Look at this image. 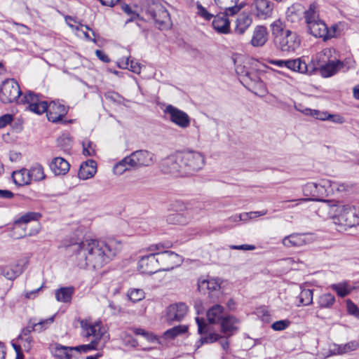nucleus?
Returning a JSON list of instances; mask_svg holds the SVG:
<instances>
[{"mask_svg": "<svg viewBox=\"0 0 359 359\" xmlns=\"http://www.w3.org/2000/svg\"><path fill=\"white\" fill-rule=\"evenodd\" d=\"M72 261L80 269H99L121 250L122 243L115 238L107 241L86 240L70 245Z\"/></svg>", "mask_w": 359, "mask_h": 359, "instance_id": "1", "label": "nucleus"}, {"mask_svg": "<svg viewBox=\"0 0 359 359\" xmlns=\"http://www.w3.org/2000/svg\"><path fill=\"white\" fill-rule=\"evenodd\" d=\"M334 222L345 227H353L359 224V210L351 203L332 205Z\"/></svg>", "mask_w": 359, "mask_h": 359, "instance_id": "2", "label": "nucleus"}, {"mask_svg": "<svg viewBox=\"0 0 359 359\" xmlns=\"http://www.w3.org/2000/svg\"><path fill=\"white\" fill-rule=\"evenodd\" d=\"M304 18L308 32L316 38H323L327 33V25L319 18L316 4H311L309 9L304 11Z\"/></svg>", "mask_w": 359, "mask_h": 359, "instance_id": "3", "label": "nucleus"}, {"mask_svg": "<svg viewBox=\"0 0 359 359\" xmlns=\"http://www.w3.org/2000/svg\"><path fill=\"white\" fill-rule=\"evenodd\" d=\"M181 161L182 164V175H191L194 172L200 170L205 164L204 156L198 151H185L180 152Z\"/></svg>", "mask_w": 359, "mask_h": 359, "instance_id": "4", "label": "nucleus"}, {"mask_svg": "<svg viewBox=\"0 0 359 359\" xmlns=\"http://www.w3.org/2000/svg\"><path fill=\"white\" fill-rule=\"evenodd\" d=\"M274 42L276 47L282 52L291 53L299 48L301 39L297 32L287 29L281 36H277Z\"/></svg>", "mask_w": 359, "mask_h": 359, "instance_id": "5", "label": "nucleus"}, {"mask_svg": "<svg viewBox=\"0 0 359 359\" xmlns=\"http://www.w3.org/2000/svg\"><path fill=\"white\" fill-rule=\"evenodd\" d=\"M80 326L82 336L93 337L92 341H96V343L99 344L101 339L107 340L109 337L106 329L102 326L101 322L93 323L89 320H82L80 321Z\"/></svg>", "mask_w": 359, "mask_h": 359, "instance_id": "6", "label": "nucleus"}, {"mask_svg": "<svg viewBox=\"0 0 359 359\" xmlns=\"http://www.w3.org/2000/svg\"><path fill=\"white\" fill-rule=\"evenodd\" d=\"M20 95V86L15 79H7L2 83L0 88V100L3 103L17 101Z\"/></svg>", "mask_w": 359, "mask_h": 359, "instance_id": "7", "label": "nucleus"}, {"mask_svg": "<svg viewBox=\"0 0 359 359\" xmlns=\"http://www.w3.org/2000/svg\"><path fill=\"white\" fill-rule=\"evenodd\" d=\"M128 156L133 168L149 167L156 161L155 154L145 149H140L133 151Z\"/></svg>", "mask_w": 359, "mask_h": 359, "instance_id": "8", "label": "nucleus"}, {"mask_svg": "<svg viewBox=\"0 0 359 359\" xmlns=\"http://www.w3.org/2000/svg\"><path fill=\"white\" fill-rule=\"evenodd\" d=\"M156 255L160 271L171 270L182 262V257L172 251L156 252Z\"/></svg>", "mask_w": 359, "mask_h": 359, "instance_id": "9", "label": "nucleus"}, {"mask_svg": "<svg viewBox=\"0 0 359 359\" xmlns=\"http://www.w3.org/2000/svg\"><path fill=\"white\" fill-rule=\"evenodd\" d=\"M164 112L169 115L170 121L181 128H187L190 126L191 118L184 111L168 104Z\"/></svg>", "mask_w": 359, "mask_h": 359, "instance_id": "10", "label": "nucleus"}, {"mask_svg": "<svg viewBox=\"0 0 359 359\" xmlns=\"http://www.w3.org/2000/svg\"><path fill=\"white\" fill-rule=\"evenodd\" d=\"M41 215L36 212H28L19 217L14 222L13 237L15 239H19L25 237L27 235L32 236L38 233L39 231H32L28 234H27L25 229H23V233L17 234L16 231L18 228H21L22 224H27L32 221H37L41 218Z\"/></svg>", "mask_w": 359, "mask_h": 359, "instance_id": "11", "label": "nucleus"}, {"mask_svg": "<svg viewBox=\"0 0 359 359\" xmlns=\"http://www.w3.org/2000/svg\"><path fill=\"white\" fill-rule=\"evenodd\" d=\"M20 102L27 104V108L36 114H41L47 109V102L41 100L39 95L32 92L25 93Z\"/></svg>", "mask_w": 359, "mask_h": 359, "instance_id": "12", "label": "nucleus"}, {"mask_svg": "<svg viewBox=\"0 0 359 359\" xmlns=\"http://www.w3.org/2000/svg\"><path fill=\"white\" fill-rule=\"evenodd\" d=\"M314 238L311 233H294L285 236L282 244L286 248H299L312 243Z\"/></svg>", "mask_w": 359, "mask_h": 359, "instance_id": "13", "label": "nucleus"}, {"mask_svg": "<svg viewBox=\"0 0 359 359\" xmlns=\"http://www.w3.org/2000/svg\"><path fill=\"white\" fill-rule=\"evenodd\" d=\"M251 11L259 20H266L272 15L273 4L269 0H255L251 5Z\"/></svg>", "mask_w": 359, "mask_h": 359, "instance_id": "14", "label": "nucleus"}, {"mask_svg": "<svg viewBox=\"0 0 359 359\" xmlns=\"http://www.w3.org/2000/svg\"><path fill=\"white\" fill-rule=\"evenodd\" d=\"M179 158H181L180 153L164 159L161 163L162 170L165 173H170L175 176H185V175H182V164Z\"/></svg>", "mask_w": 359, "mask_h": 359, "instance_id": "15", "label": "nucleus"}, {"mask_svg": "<svg viewBox=\"0 0 359 359\" xmlns=\"http://www.w3.org/2000/svg\"><path fill=\"white\" fill-rule=\"evenodd\" d=\"M138 268L142 273L147 274L160 271L156 252L143 256L138 262Z\"/></svg>", "mask_w": 359, "mask_h": 359, "instance_id": "16", "label": "nucleus"}, {"mask_svg": "<svg viewBox=\"0 0 359 359\" xmlns=\"http://www.w3.org/2000/svg\"><path fill=\"white\" fill-rule=\"evenodd\" d=\"M188 311L187 306L182 302L170 304L166 309L165 318L168 322H180Z\"/></svg>", "mask_w": 359, "mask_h": 359, "instance_id": "17", "label": "nucleus"}, {"mask_svg": "<svg viewBox=\"0 0 359 359\" xmlns=\"http://www.w3.org/2000/svg\"><path fill=\"white\" fill-rule=\"evenodd\" d=\"M68 109L64 105L59 102H51L49 104H47L46 116L49 121L53 123H57L62 120V118L67 114Z\"/></svg>", "mask_w": 359, "mask_h": 359, "instance_id": "18", "label": "nucleus"}, {"mask_svg": "<svg viewBox=\"0 0 359 359\" xmlns=\"http://www.w3.org/2000/svg\"><path fill=\"white\" fill-rule=\"evenodd\" d=\"M149 12L160 29L170 27V14L163 6H157L155 9L150 10Z\"/></svg>", "mask_w": 359, "mask_h": 359, "instance_id": "19", "label": "nucleus"}, {"mask_svg": "<svg viewBox=\"0 0 359 359\" xmlns=\"http://www.w3.org/2000/svg\"><path fill=\"white\" fill-rule=\"evenodd\" d=\"M198 288L201 292L207 293L210 299H215L218 297L215 293L219 292L220 282L215 278L199 280Z\"/></svg>", "mask_w": 359, "mask_h": 359, "instance_id": "20", "label": "nucleus"}, {"mask_svg": "<svg viewBox=\"0 0 359 359\" xmlns=\"http://www.w3.org/2000/svg\"><path fill=\"white\" fill-rule=\"evenodd\" d=\"M318 65L320 74L325 78L334 75L344 67V62L339 60L319 63Z\"/></svg>", "mask_w": 359, "mask_h": 359, "instance_id": "21", "label": "nucleus"}, {"mask_svg": "<svg viewBox=\"0 0 359 359\" xmlns=\"http://www.w3.org/2000/svg\"><path fill=\"white\" fill-rule=\"evenodd\" d=\"M27 264V259L20 260L13 266L3 267L1 269V275L8 280H14L22 273Z\"/></svg>", "mask_w": 359, "mask_h": 359, "instance_id": "22", "label": "nucleus"}, {"mask_svg": "<svg viewBox=\"0 0 359 359\" xmlns=\"http://www.w3.org/2000/svg\"><path fill=\"white\" fill-rule=\"evenodd\" d=\"M316 198L313 200L323 201L322 198L330 195V180H320L319 182L316 183ZM312 200V198H300L297 201L299 202H306Z\"/></svg>", "mask_w": 359, "mask_h": 359, "instance_id": "23", "label": "nucleus"}, {"mask_svg": "<svg viewBox=\"0 0 359 359\" xmlns=\"http://www.w3.org/2000/svg\"><path fill=\"white\" fill-rule=\"evenodd\" d=\"M49 350L51 354L57 359H72V352L74 351V347L54 343L50 344Z\"/></svg>", "mask_w": 359, "mask_h": 359, "instance_id": "24", "label": "nucleus"}, {"mask_svg": "<svg viewBox=\"0 0 359 359\" xmlns=\"http://www.w3.org/2000/svg\"><path fill=\"white\" fill-rule=\"evenodd\" d=\"M268 36L266 27L263 25H258L254 29L250 43L254 47L263 46L268 40Z\"/></svg>", "mask_w": 359, "mask_h": 359, "instance_id": "25", "label": "nucleus"}, {"mask_svg": "<svg viewBox=\"0 0 359 359\" xmlns=\"http://www.w3.org/2000/svg\"><path fill=\"white\" fill-rule=\"evenodd\" d=\"M50 169L55 175H65L69 170L70 165L62 157H55L49 164Z\"/></svg>", "mask_w": 359, "mask_h": 359, "instance_id": "26", "label": "nucleus"}, {"mask_svg": "<svg viewBox=\"0 0 359 359\" xmlns=\"http://www.w3.org/2000/svg\"><path fill=\"white\" fill-rule=\"evenodd\" d=\"M212 25L219 34H228L230 32V22L226 15L219 13L214 16Z\"/></svg>", "mask_w": 359, "mask_h": 359, "instance_id": "27", "label": "nucleus"}, {"mask_svg": "<svg viewBox=\"0 0 359 359\" xmlns=\"http://www.w3.org/2000/svg\"><path fill=\"white\" fill-rule=\"evenodd\" d=\"M96 172V162L94 160H88L81 165L78 176L80 179L85 180L93 177Z\"/></svg>", "mask_w": 359, "mask_h": 359, "instance_id": "28", "label": "nucleus"}, {"mask_svg": "<svg viewBox=\"0 0 359 359\" xmlns=\"http://www.w3.org/2000/svg\"><path fill=\"white\" fill-rule=\"evenodd\" d=\"M207 319L210 324L220 323L226 316L224 309L219 304H215L207 311Z\"/></svg>", "mask_w": 359, "mask_h": 359, "instance_id": "29", "label": "nucleus"}, {"mask_svg": "<svg viewBox=\"0 0 359 359\" xmlns=\"http://www.w3.org/2000/svg\"><path fill=\"white\" fill-rule=\"evenodd\" d=\"M238 320L231 315H226L219 323L223 333L228 336L233 334V332L237 330L236 325L238 323Z\"/></svg>", "mask_w": 359, "mask_h": 359, "instance_id": "30", "label": "nucleus"}, {"mask_svg": "<svg viewBox=\"0 0 359 359\" xmlns=\"http://www.w3.org/2000/svg\"><path fill=\"white\" fill-rule=\"evenodd\" d=\"M12 177L15 184L19 186L29 184L32 181L29 170L25 168L14 171L12 174Z\"/></svg>", "mask_w": 359, "mask_h": 359, "instance_id": "31", "label": "nucleus"}, {"mask_svg": "<svg viewBox=\"0 0 359 359\" xmlns=\"http://www.w3.org/2000/svg\"><path fill=\"white\" fill-rule=\"evenodd\" d=\"M74 288L73 287H62L55 291V296L57 301L63 303L71 302Z\"/></svg>", "mask_w": 359, "mask_h": 359, "instance_id": "32", "label": "nucleus"}, {"mask_svg": "<svg viewBox=\"0 0 359 359\" xmlns=\"http://www.w3.org/2000/svg\"><path fill=\"white\" fill-rule=\"evenodd\" d=\"M118 66L122 69H128L135 74H140L142 68L139 62L130 60L128 57L121 58L118 62Z\"/></svg>", "mask_w": 359, "mask_h": 359, "instance_id": "33", "label": "nucleus"}, {"mask_svg": "<svg viewBox=\"0 0 359 359\" xmlns=\"http://www.w3.org/2000/svg\"><path fill=\"white\" fill-rule=\"evenodd\" d=\"M252 20L247 13L241 14L236 22L235 30L238 34H243L252 24Z\"/></svg>", "mask_w": 359, "mask_h": 359, "instance_id": "34", "label": "nucleus"}, {"mask_svg": "<svg viewBox=\"0 0 359 359\" xmlns=\"http://www.w3.org/2000/svg\"><path fill=\"white\" fill-rule=\"evenodd\" d=\"M191 219L189 212H175L168 216L167 222L172 224L183 225L187 224Z\"/></svg>", "mask_w": 359, "mask_h": 359, "instance_id": "35", "label": "nucleus"}, {"mask_svg": "<svg viewBox=\"0 0 359 359\" xmlns=\"http://www.w3.org/2000/svg\"><path fill=\"white\" fill-rule=\"evenodd\" d=\"M285 67L299 73H304L307 71V66L306 62L302 61V60L299 58L294 60H286Z\"/></svg>", "mask_w": 359, "mask_h": 359, "instance_id": "36", "label": "nucleus"}, {"mask_svg": "<svg viewBox=\"0 0 359 359\" xmlns=\"http://www.w3.org/2000/svg\"><path fill=\"white\" fill-rule=\"evenodd\" d=\"M55 316H51L46 319H41L37 320L36 318H32L33 325L35 329V332L40 333L47 330L50 325L54 322Z\"/></svg>", "mask_w": 359, "mask_h": 359, "instance_id": "37", "label": "nucleus"}, {"mask_svg": "<svg viewBox=\"0 0 359 359\" xmlns=\"http://www.w3.org/2000/svg\"><path fill=\"white\" fill-rule=\"evenodd\" d=\"M31 180L41 181L46 178L43 167L39 164L36 163L31 167L29 170Z\"/></svg>", "mask_w": 359, "mask_h": 359, "instance_id": "38", "label": "nucleus"}, {"mask_svg": "<svg viewBox=\"0 0 359 359\" xmlns=\"http://www.w3.org/2000/svg\"><path fill=\"white\" fill-rule=\"evenodd\" d=\"M335 301V297L333 294L325 293L318 297L317 302L321 309H331Z\"/></svg>", "mask_w": 359, "mask_h": 359, "instance_id": "39", "label": "nucleus"}, {"mask_svg": "<svg viewBox=\"0 0 359 359\" xmlns=\"http://www.w3.org/2000/svg\"><path fill=\"white\" fill-rule=\"evenodd\" d=\"M130 158L128 156H126L124 158H123L121 161L118 162L114 166V172L116 175H122L125 171L129 170L131 168H133L132 164L130 162Z\"/></svg>", "mask_w": 359, "mask_h": 359, "instance_id": "40", "label": "nucleus"}, {"mask_svg": "<svg viewBox=\"0 0 359 359\" xmlns=\"http://www.w3.org/2000/svg\"><path fill=\"white\" fill-rule=\"evenodd\" d=\"M330 288L341 297L347 296L351 292V287L345 282L332 284L330 285Z\"/></svg>", "mask_w": 359, "mask_h": 359, "instance_id": "41", "label": "nucleus"}, {"mask_svg": "<svg viewBox=\"0 0 359 359\" xmlns=\"http://www.w3.org/2000/svg\"><path fill=\"white\" fill-rule=\"evenodd\" d=\"M299 304L300 306H308L313 303V290L310 289H304L299 294Z\"/></svg>", "mask_w": 359, "mask_h": 359, "instance_id": "42", "label": "nucleus"}, {"mask_svg": "<svg viewBox=\"0 0 359 359\" xmlns=\"http://www.w3.org/2000/svg\"><path fill=\"white\" fill-rule=\"evenodd\" d=\"M188 327L187 325H177L166 330L164 332V337L166 339H174L180 334L187 332Z\"/></svg>", "mask_w": 359, "mask_h": 359, "instance_id": "43", "label": "nucleus"}, {"mask_svg": "<svg viewBox=\"0 0 359 359\" xmlns=\"http://www.w3.org/2000/svg\"><path fill=\"white\" fill-rule=\"evenodd\" d=\"M266 212H267L266 210L250 212L249 213L245 212V213L241 214L239 215H235V216L229 218V219L232 220L233 222L246 220L248 218L251 219V218L257 217L259 216L265 215L266 214Z\"/></svg>", "mask_w": 359, "mask_h": 359, "instance_id": "44", "label": "nucleus"}, {"mask_svg": "<svg viewBox=\"0 0 359 359\" xmlns=\"http://www.w3.org/2000/svg\"><path fill=\"white\" fill-rule=\"evenodd\" d=\"M350 186L346 183L330 180V194L348 191Z\"/></svg>", "mask_w": 359, "mask_h": 359, "instance_id": "45", "label": "nucleus"}, {"mask_svg": "<svg viewBox=\"0 0 359 359\" xmlns=\"http://www.w3.org/2000/svg\"><path fill=\"white\" fill-rule=\"evenodd\" d=\"M127 296L133 302H140L145 297L143 290L136 288L129 290L127 292Z\"/></svg>", "mask_w": 359, "mask_h": 359, "instance_id": "46", "label": "nucleus"}, {"mask_svg": "<svg viewBox=\"0 0 359 359\" xmlns=\"http://www.w3.org/2000/svg\"><path fill=\"white\" fill-rule=\"evenodd\" d=\"M334 52V50L333 49L327 48L318 53L317 60L318 61V64L332 61V60H331L330 57Z\"/></svg>", "mask_w": 359, "mask_h": 359, "instance_id": "47", "label": "nucleus"}, {"mask_svg": "<svg viewBox=\"0 0 359 359\" xmlns=\"http://www.w3.org/2000/svg\"><path fill=\"white\" fill-rule=\"evenodd\" d=\"M272 34L274 36V39H276L277 36H281L284 34V24L280 20L274 21L271 25Z\"/></svg>", "mask_w": 359, "mask_h": 359, "instance_id": "48", "label": "nucleus"}, {"mask_svg": "<svg viewBox=\"0 0 359 359\" xmlns=\"http://www.w3.org/2000/svg\"><path fill=\"white\" fill-rule=\"evenodd\" d=\"M83 154L85 156H93L95 154V145L90 140H84L82 142Z\"/></svg>", "mask_w": 359, "mask_h": 359, "instance_id": "49", "label": "nucleus"}, {"mask_svg": "<svg viewBox=\"0 0 359 359\" xmlns=\"http://www.w3.org/2000/svg\"><path fill=\"white\" fill-rule=\"evenodd\" d=\"M196 9H197V15L201 18L206 20H210L214 16L212 14L209 13L205 7H203L199 1H197L196 4Z\"/></svg>", "mask_w": 359, "mask_h": 359, "instance_id": "50", "label": "nucleus"}, {"mask_svg": "<svg viewBox=\"0 0 359 359\" xmlns=\"http://www.w3.org/2000/svg\"><path fill=\"white\" fill-rule=\"evenodd\" d=\"M316 182H308L302 187V191L305 196H311L316 198Z\"/></svg>", "mask_w": 359, "mask_h": 359, "instance_id": "51", "label": "nucleus"}, {"mask_svg": "<svg viewBox=\"0 0 359 359\" xmlns=\"http://www.w3.org/2000/svg\"><path fill=\"white\" fill-rule=\"evenodd\" d=\"M98 343H96V341H91V342L88 344L81 345L78 346L74 347V350L86 353L90 350H95L97 348Z\"/></svg>", "mask_w": 359, "mask_h": 359, "instance_id": "52", "label": "nucleus"}, {"mask_svg": "<svg viewBox=\"0 0 359 359\" xmlns=\"http://www.w3.org/2000/svg\"><path fill=\"white\" fill-rule=\"evenodd\" d=\"M18 340H20L23 344V346L26 351H29L32 348V343L33 342V338L31 335H23L20 334Z\"/></svg>", "mask_w": 359, "mask_h": 359, "instance_id": "53", "label": "nucleus"}, {"mask_svg": "<svg viewBox=\"0 0 359 359\" xmlns=\"http://www.w3.org/2000/svg\"><path fill=\"white\" fill-rule=\"evenodd\" d=\"M346 303L348 313L359 319L358 307L350 299H347Z\"/></svg>", "mask_w": 359, "mask_h": 359, "instance_id": "54", "label": "nucleus"}, {"mask_svg": "<svg viewBox=\"0 0 359 359\" xmlns=\"http://www.w3.org/2000/svg\"><path fill=\"white\" fill-rule=\"evenodd\" d=\"M290 322L288 320H281L274 322L271 325V328L276 331H282L289 327Z\"/></svg>", "mask_w": 359, "mask_h": 359, "instance_id": "55", "label": "nucleus"}, {"mask_svg": "<svg viewBox=\"0 0 359 359\" xmlns=\"http://www.w3.org/2000/svg\"><path fill=\"white\" fill-rule=\"evenodd\" d=\"M311 116L321 121L328 120L332 118V116L329 114L327 111H321L317 109H312Z\"/></svg>", "mask_w": 359, "mask_h": 359, "instance_id": "56", "label": "nucleus"}, {"mask_svg": "<svg viewBox=\"0 0 359 359\" xmlns=\"http://www.w3.org/2000/svg\"><path fill=\"white\" fill-rule=\"evenodd\" d=\"M134 333L137 335H142L149 341H154L156 340V337L151 332H148L142 328H135Z\"/></svg>", "mask_w": 359, "mask_h": 359, "instance_id": "57", "label": "nucleus"}, {"mask_svg": "<svg viewBox=\"0 0 359 359\" xmlns=\"http://www.w3.org/2000/svg\"><path fill=\"white\" fill-rule=\"evenodd\" d=\"M122 10L128 15H130V18L126 20V23L131 22L139 17V15L134 12L130 6L128 4H123L121 6Z\"/></svg>", "mask_w": 359, "mask_h": 359, "instance_id": "58", "label": "nucleus"}, {"mask_svg": "<svg viewBox=\"0 0 359 359\" xmlns=\"http://www.w3.org/2000/svg\"><path fill=\"white\" fill-rule=\"evenodd\" d=\"M337 30L338 27L336 25H332L330 28H328L326 26L327 33L323 36V41H327V39L336 37L337 35Z\"/></svg>", "mask_w": 359, "mask_h": 359, "instance_id": "59", "label": "nucleus"}, {"mask_svg": "<svg viewBox=\"0 0 359 359\" xmlns=\"http://www.w3.org/2000/svg\"><path fill=\"white\" fill-rule=\"evenodd\" d=\"M248 79L255 83H258L261 81L257 73L255 72H246L243 80L244 81L247 82Z\"/></svg>", "mask_w": 359, "mask_h": 359, "instance_id": "60", "label": "nucleus"}, {"mask_svg": "<svg viewBox=\"0 0 359 359\" xmlns=\"http://www.w3.org/2000/svg\"><path fill=\"white\" fill-rule=\"evenodd\" d=\"M358 347V343L355 341H349L343 344L344 353H347L356 350Z\"/></svg>", "mask_w": 359, "mask_h": 359, "instance_id": "61", "label": "nucleus"}, {"mask_svg": "<svg viewBox=\"0 0 359 359\" xmlns=\"http://www.w3.org/2000/svg\"><path fill=\"white\" fill-rule=\"evenodd\" d=\"M220 338H221V337L218 334L210 333L208 336H206L204 338H202L201 340L202 344H203V343L208 344V343H213V342L219 340Z\"/></svg>", "mask_w": 359, "mask_h": 359, "instance_id": "62", "label": "nucleus"}, {"mask_svg": "<svg viewBox=\"0 0 359 359\" xmlns=\"http://www.w3.org/2000/svg\"><path fill=\"white\" fill-rule=\"evenodd\" d=\"M343 344H333L330 347V352L332 355H343L344 353Z\"/></svg>", "mask_w": 359, "mask_h": 359, "instance_id": "63", "label": "nucleus"}, {"mask_svg": "<svg viewBox=\"0 0 359 359\" xmlns=\"http://www.w3.org/2000/svg\"><path fill=\"white\" fill-rule=\"evenodd\" d=\"M241 8H242L241 6H236V5L233 6H229V7L225 8V11L222 14L226 15V18H228V16H233L235 14L238 13L240 11V10L241 9Z\"/></svg>", "mask_w": 359, "mask_h": 359, "instance_id": "64", "label": "nucleus"}]
</instances>
